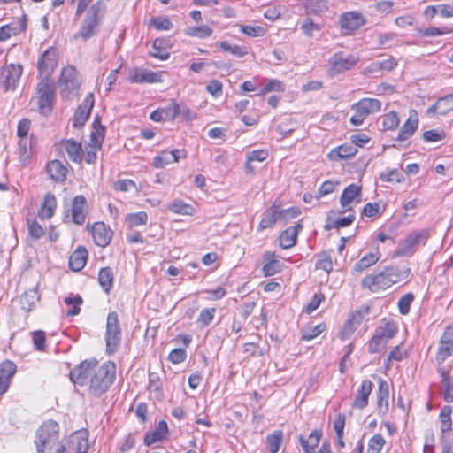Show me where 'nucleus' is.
<instances>
[{
  "label": "nucleus",
  "instance_id": "63",
  "mask_svg": "<svg viewBox=\"0 0 453 453\" xmlns=\"http://www.w3.org/2000/svg\"><path fill=\"white\" fill-rule=\"evenodd\" d=\"M216 312L215 308H206L201 311L197 322L201 323L203 326H208L213 319Z\"/></svg>",
  "mask_w": 453,
  "mask_h": 453
},
{
  "label": "nucleus",
  "instance_id": "51",
  "mask_svg": "<svg viewBox=\"0 0 453 453\" xmlns=\"http://www.w3.org/2000/svg\"><path fill=\"white\" fill-rule=\"evenodd\" d=\"M400 123V119L395 111H390L389 113L382 117V127L384 130H395Z\"/></svg>",
  "mask_w": 453,
  "mask_h": 453
},
{
  "label": "nucleus",
  "instance_id": "28",
  "mask_svg": "<svg viewBox=\"0 0 453 453\" xmlns=\"http://www.w3.org/2000/svg\"><path fill=\"white\" fill-rule=\"evenodd\" d=\"M357 153V149L353 144H342L335 149H333L327 155L328 158L332 161H338L340 159H347L354 157Z\"/></svg>",
  "mask_w": 453,
  "mask_h": 453
},
{
  "label": "nucleus",
  "instance_id": "24",
  "mask_svg": "<svg viewBox=\"0 0 453 453\" xmlns=\"http://www.w3.org/2000/svg\"><path fill=\"white\" fill-rule=\"evenodd\" d=\"M87 207V200L81 196H76L73 200L72 204V219L77 225H82L85 222Z\"/></svg>",
  "mask_w": 453,
  "mask_h": 453
},
{
  "label": "nucleus",
  "instance_id": "17",
  "mask_svg": "<svg viewBox=\"0 0 453 453\" xmlns=\"http://www.w3.org/2000/svg\"><path fill=\"white\" fill-rule=\"evenodd\" d=\"M128 81L131 83H154L161 81L160 74L150 70L134 68L130 70Z\"/></svg>",
  "mask_w": 453,
  "mask_h": 453
},
{
  "label": "nucleus",
  "instance_id": "8",
  "mask_svg": "<svg viewBox=\"0 0 453 453\" xmlns=\"http://www.w3.org/2000/svg\"><path fill=\"white\" fill-rule=\"evenodd\" d=\"M58 426H39L36 431L35 445L37 453L52 449L58 440Z\"/></svg>",
  "mask_w": 453,
  "mask_h": 453
},
{
  "label": "nucleus",
  "instance_id": "21",
  "mask_svg": "<svg viewBox=\"0 0 453 453\" xmlns=\"http://www.w3.org/2000/svg\"><path fill=\"white\" fill-rule=\"evenodd\" d=\"M67 165V163L55 159L48 163L46 170L51 180L62 183L66 180Z\"/></svg>",
  "mask_w": 453,
  "mask_h": 453
},
{
  "label": "nucleus",
  "instance_id": "31",
  "mask_svg": "<svg viewBox=\"0 0 453 453\" xmlns=\"http://www.w3.org/2000/svg\"><path fill=\"white\" fill-rule=\"evenodd\" d=\"M88 250L84 247L77 248L69 257V266L74 272L81 271L88 260Z\"/></svg>",
  "mask_w": 453,
  "mask_h": 453
},
{
  "label": "nucleus",
  "instance_id": "34",
  "mask_svg": "<svg viewBox=\"0 0 453 453\" xmlns=\"http://www.w3.org/2000/svg\"><path fill=\"white\" fill-rule=\"evenodd\" d=\"M381 255L379 251V249L377 248L376 251L370 252L366 255H365L363 257H361L353 267V270L357 273H361L367 268L372 266L375 265L380 258Z\"/></svg>",
  "mask_w": 453,
  "mask_h": 453
},
{
  "label": "nucleus",
  "instance_id": "6",
  "mask_svg": "<svg viewBox=\"0 0 453 453\" xmlns=\"http://www.w3.org/2000/svg\"><path fill=\"white\" fill-rule=\"evenodd\" d=\"M58 85L62 96L68 98L70 95L75 94L81 86L77 70L73 66L63 68Z\"/></svg>",
  "mask_w": 453,
  "mask_h": 453
},
{
  "label": "nucleus",
  "instance_id": "49",
  "mask_svg": "<svg viewBox=\"0 0 453 453\" xmlns=\"http://www.w3.org/2000/svg\"><path fill=\"white\" fill-rule=\"evenodd\" d=\"M220 50L229 51L232 55L242 58L248 54V50L244 46L231 45L228 42L224 41L219 44Z\"/></svg>",
  "mask_w": 453,
  "mask_h": 453
},
{
  "label": "nucleus",
  "instance_id": "46",
  "mask_svg": "<svg viewBox=\"0 0 453 453\" xmlns=\"http://www.w3.org/2000/svg\"><path fill=\"white\" fill-rule=\"evenodd\" d=\"M438 372L442 377V382L446 385L444 399L448 403H452L453 402V376L449 377V372L441 367L438 368Z\"/></svg>",
  "mask_w": 453,
  "mask_h": 453
},
{
  "label": "nucleus",
  "instance_id": "16",
  "mask_svg": "<svg viewBox=\"0 0 453 453\" xmlns=\"http://www.w3.org/2000/svg\"><path fill=\"white\" fill-rule=\"evenodd\" d=\"M369 312L370 307L368 305H363L356 311L344 324L342 330V337H349L357 328L365 316L368 315Z\"/></svg>",
  "mask_w": 453,
  "mask_h": 453
},
{
  "label": "nucleus",
  "instance_id": "54",
  "mask_svg": "<svg viewBox=\"0 0 453 453\" xmlns=\"http://www.w3.org/2000/svg\"><path fill=\"white\" fill-rule=\"evenodd\" d=\"M83 300L81 296L76 295L75 296H67L65 299V303L67 305H73V308L67 311V316H75L78 315L81 311L80 305L82 303Z\"/></svg>",
  "mask_w": 453,
  "mask_h": 453
},
{
  "label": "nucleus",
  "instance_id": "19",
  "mask_svg": "<svg viewBox=\"0 0 453 453\" xmlns=\"http://www.w3.org/2000/svg\"><path fill=\"white\" fill-rule=\"evenodd\" d=\"M57 65V55L54 49L46 50L39 58L37 67L42 74H50Z\"/></svg>",
  "mask_w": 453,
  "mask_h": 453
},
{
  "label": "nucleus",
  "instance_id": "55",
  "mask_svg": "<svg viewBox=\"0 0 453 453\" xmlns=\"http://www.w3.org/2000/svg\"><path fill=\"white\" fill-rule=\"evenodd\" d=\"M163 43L164 42L162 39H156L152 45L153 51L151 55L160 60H166L170 54L163 48Z\"/></svg>",
  "mask_w": 453,
  "mask_h": 453
},
{
  "label": "nucleus",
  "instance_id": "52",
  "mask_svg": "<svg viewBox=\"0 0 453 453\" xmlns=\"http://www.w3.org/2000/svg\"><path fill=\"white\" fill-rule=\"evenodd\" d=\"M148 219L147 213L145 211H139L136 213L127 214L126 221L129 226H138L140 225L146 224Z\"/></svg>",
  "mask_w": 453,
  "mask_h": 453
},
{
  "label": "nucleus",
  "instance_id": "58",
  "mask_svg": "<svg viewBox=\"0 0 453 453\" xmlns=\"http://www.w3.org/2000/svg\"><path fill=\"white\" fill-rule=\"evenodd\" d=\"M187 34L198 38H206L211 35L212 29L208 26L188 27Z\"/></svg>",
  "mask_w": 453,
  "mask_h": 453
},
{
  "label": "nucleus",
  "instance_id": "20",
  "mask_svg": "<svg viewBox=\"0 0 453 453\" xmlns=\"http://www.w3.org/2000/svg\"><path fill=\"white\" fill-rule=\"evenodd\" d=\"M17 366L10 360L0 364V395L4 394L10 385L11 378L15 374Z\"/></svg>",
  "mask_w": 453,
  "mask_h": 453
},
{
  "label": "nucleus",
  "instance_id": "23",
  "mask_svg": "<svg viewBox=\"0 0 453 453\" xmlns=\"http://www.w3.org/2000/svg\"><path fill=\"white\" fill-rule=\"evenodd\" d=\"M27 15H22L19 20V24H8L0 27V42H4L12 35H18L27 29Z\"/></svg>",
  "mask_w": 453,
  "mask_h": 453
},
{
  "label": "nucleus",
  "instance_id": "1",
  "mask_svg": "<svg viewBox=\"0 0 453 453\" xmlns=\"http://www.w3.org/2000/svg\"><path fill=\"white\" fill-rule=\"evenodd\" d=\"M410 272V268L401 270L396 266H387L381 271L374 272L363 278L361 287L369 289L372 293L385 290L402 280L406 279Z\"/></svg>",
  "mask_w": 453,
  "mask_h": 453
},
{
  "label": "nucleus",
  "instance_id": "4",
  "mask_svg": "<svg viewBox=\"0 0 453 453\" xmlns=\"http://www.w3.org/2000/svg\"><path fill=\"white\" fill-rule=\"evenodd\" d=\"M104 338L106 344L105 352L107 355L111 356L118 351L122 340V332L116 311H111L107 316Z\"/></svg>",
  "mask_w": 453,
  "mask_h": 453
},
{
  "label": "nucleus",
  "instance_id": "57",
  "mask_svg": "<svg viewBox=\"0 0 453 453\" xmlns=\"http://www.w3.org/2000/svg\"><path fill=\"white\" fill-rule=\"evenodd\" d=\"M414 300V295L407 293L398 300V309L401 314L407 315L410 312L411 304Z\"/></svg>",
  "mask_w": 453,
  "mask_h": 453
},
{
  "label": "nucleus",
  "instance_id": "48",
  "mask_svg": "<svg viewBox=\"0 0 453 453\" xmlns=\"http://www.w3.org/2000/svg\"><path fill=\"white\" fill-rule=\"evenodd\" d=\"M356 217L354 214H349L347 217L340 218L334 220L330 221V217H327V222L325 226L326 230H330L333 228H341L350 226L355 220Z\"/></svg>",
  "mask_w": 453,
  "mask_h": 453
},
{
  "label": "nucleus",
  "instance_id": "44",
  "mask_svg": "<svg viewBox=\"0 0 453 453\" xmlns=\"http://www.w3.org/2000/svg\"><path fill=\"white\" fill-rule=\"evenodd\" d=\"M168 210L173 213L180 215H193L195 209L191 204L186 203L180 199L173 200L169 205Z\"/></svg>",
  "mask_w": 453,
  "mask_h": 453
},
{
  "label": "nucleus",
  "instance_id": "25",
  "mask_svg": "<svg viewBox=\"0 0 453 453\" xmlns=\"http://www.w3.org/2000/svg\"><path fill=\"white\" fill-rule=\"evenodd\" d=\"M418 127V119L417 117V112L412 111L409 119L400 128L398 133L396 141L404 142L408 140L411 136L414 134Z\"/></svg>",
  "mask_w": 453,
  "mask_h": 453
},
{
  "label": "nucleus",
  "instance_id": "11",
  "mask_svg": "<svg viewBox=\"0 0 453 453\" xmlns=\"http://www.w3.org/2000/svg\"><path fill=\"white\" fill-rule=\"evenodd\" d=\"M453 354V327L448 326L439 342L436 354V361L439 365L442 364L449 357Z\"/></svg>",
  "mask_w": 453,
  "mask_h": 453
},
{
  "label": "nucleus",
  "instance_id": "59",
  "mask_svg": "<svg viewBox=\"0 0 453 453\" xmlns=\"http://www.w3.org/2000/svg\"><path fill=\"white\" fill-rule=\"evenodd\" d=\"M33 344L35 349L42 351L45 349L46 334L42 330H37L32 334Z\"/></svg>",
  "mask_w": 453,
  "mask_h": 453
},
{
  "label": "nucleus",
  "instance_id": "5",
  "mask_svg": "<svg viewBox=\"0 0 453 453\" xmlns=\"http://www.w3.org/2000/svg\"><path fill=\"white\" fill-rule=\"evenodd\" d=\"M351 109L355 111L349 121L353 126L358 127L371 114L380 111L381 102L376 98H363L352 104Z\"/></svg>",
  "mask_w": 453,
  "mask_h": 453
},
{
  "label": "nucleus",
  "instance_id": "64",
  "mask_svg": "<svg viewBox=\"0 0 453 453\" xmlns=\"http://www.w3.org/2000/svg\"><path fill=\"white\" fill-rule=\"evenodd\" d=\"M388 342L382 339L378 334H375L369 343V352L370 353H377L382 348L386 346Z\"/></svg>",
  "mask_w": 453,
  "mask_h": 453
},
{
  "label": "nucleus",
  "instance_id": "35",
  "mask_svg": "<svg viewBox=\"0 0 453 453\" xmlns=\"http://www.w3.org/2000/svg\"><path fill=\"white\" fill-rule=\"evenodd\" d=\"M321 435V431L318 429L313 430L307 438L301 435L299 440L303 451L305 453H315V449L319 445Z\"/></svg>",
  "mask_w": 453,
  "mask_h": 453
},
{
  "label": "nucleus",
  "instance_id": "3",
  "mask_svg": "<svg viewBox=\"0 0 453 453\" xmlns=\"http://www.w3.org/2000/svg\"><path fill=\"white\" fill-rule=\"evenodd\" d=\"M116 374L115 364L107 362L98 365L94 369V374L90 378L89 391L95 396L103 395L112 384Z\"/></svg>",
  "mask_w": 453,
  "mask_h": 453
},
{
  "label": "nucleus",
  "instance_id": "9",
  "mask_svg": "<svg viewBox=\"0 0 453 453\" xmlns=\"http://www.w3.org/2000/svg\"><path fill=\"white\" fill-rule=\"evenodd\" d=\"M98 365V362L96 360H85L81 362L70 372L71 380L80 386L86 385L88 382H90V378L94 374V369H96Z\"/></svg>",
  "mask_w": 453,
  "mask_h": 453
},
{
  "label": "nucleus",
  "instance_id": "30",
  "mask_svg": "<svg viewBox=\"0 0 453 453\" xmlns=\"http://www.w3.org/2000/svg\"><path fill=\"white\" fill-rule=\"evenodd\" d=\"M303 228L301 224H296L284 230L280 235V245L282 249H289L296 242L298 232Z\"/></svg>",
  "mask_w": 453,
  "mask_h": 453
},
{
  "label": "nucleus",
  "instance_id": "53",
  "mask_svg": "<svg viewBox=\"0 0 453 453\" xmlns=\"http://www.w3.org/2000/svg\"><path fill=\"white\" fill-rule=\"evenodd\" d=\"M326 328L324 324H319L315 326H308L302 330V340L311 341L321 334Z\"/></svg>",
  "mask_w": 453,
  "mask_h": 453
},
{
  "label": "nucleus",
  "instance_id": "47",
  "mask_svg": "<svg viewBox=\"0 0 453 453\" xmlns=\"http://www.w3.org/2000/svg\"><path fill=\"white\" fill-rule=\"evenodd\" d=\"M307 13L320 14L327 10L326 0H305Z\"/></svg>",
  "mask_w": 453,
  "mask_h": 453
},
{
  "label": "nucleus",
  "instance_id": "42",
  "mask_svg": "<svg viewBox=\"0 0 453 453\" xmlns=\"http://www.w3.org/2000/svg\"><path fill=\"white\" fill-rule=\"evenodd\" d=\"M397 330V326L394 321H386L383 319L381 325L378 327L376 334L388 342L395 336Z\"/></svg>",
  "mask_w": 453,
  "mask_h": 453
},
{
  "label": "nucleus",
  "instance_id": "39",
  "mask_svg": "<svg viewBox=\"0 0 453 453\" xmlns=\"http://www.w3.org/2000/svg\"><path fill=\"white\" fill-rule=\"evenodd\" d=\"M168 426H157L152 432H148L144 436V444L150 446L156 442L163 441L168 435Z\"/></svg>",
  "mask_w": 453,
  "mask_h": 453
},
{
  "label": "nucleus",
  "instance_id": "45",
  "mask_svg": "<svg viewBox=\"0 0 453 453\" xmlns=\"http://www.w3.org/2000/svg\"><path fill=\"white\" fill-rule=\"evenodd\" d=\"M283 440V432L281 430H275L266 437L268 449L270 453H278Z\"/></svg>",
  "mask_w": 453,
  "mask_h": 453
},
{
  "label": "nucleus",
  "instance_id": "26",
  "mask_svg": "<svg viewBox=\"0 0 453 453\" xmlns=\"http://www.w3.org/2000/svg\"><path fill=\"white\" fill-rule=\"evenodd\" d=\"M450 111H453V94L439 98L434 104L427 109L426 112L428 115H445Z\"/></svg>",
  "mask_w": 453,
  "mask_h": 453
},
{
  "label": "nucleus",
  "instance_id": "50",
  "mask_svg": "<svg viewBox=\"0 0 453 453\" xmlns=\"http://www.w3.org/2000/svg\"><path fill=\"white\" fill-rule=\"evenodd\" d=\"M316 268L329 273L333 270V262L331 257V251H324L319 255V259L316 263Z\"/></svg>",
  "mask_w": 453,
  "mask_h": 453
},
{
  "label": "nucleus",
  "instance_id": "18",
  "mask_svg": "<svg viewBox=\"0 0 453 453\" xmlns=\"http://www.w3.org/2000/svg\"><path fill=\"white\" fill-rule=\"evenodd\" d=\"M358 62V58L353 55L344 57L342 53H335L331 58L330 63L336 73H342L351 69Z\"/></svg>",
  "mask_w": 453,
  "mask_h": 453
},
{
  "label": "nucleus",
  "instance_id": "27",
  "mask_svg": "<svg viewBox=\"0 0 453 453\" xmlns=\"http://www.w3.org/2000/svg\"><path fill=\"white\" fill-rule=\"evenodd\" d=\"M373 384L371 380H363L360 388L357 392L352 406L357 409H364L368 403L369 395L372 390Z\"/></svg>",
  "mask_w": 453,
  "mask_h": 453
},
{
  "label": "nucleus",
  "instance_id": "62",
  "mask_svg": "<svg viewBox=\"0 0 453 453\" xmlns=\"http://www.w3.org/2000/svg\"><path fill=\"white\" fill-rule=\"evenodd\" d=\"M27 225H28V233L32 238L38 240L44 234V230H43L42 226L37 221L27 220Z\"/></svg>",
  "mask_w": 453,
  "mask_h": 453
},
{
  "label": "nucleus",
  "instance_id": "61",
  "mask_svg": "<svg viewBox=\"0 0 453 453\" xmlns=\"http://www.w3.org/2000/svg\"><path fill=\"white\" fill-rule=\"evenodd\" d=\"M160 111L165 121H173L176 117H178L179 111L177 108V104L175 102H172L165 108L160 109Z\"/></svg>",
  "mask_w": 453,
  "mask_h": 453
},
{
  "label": "nucleus",
  "instance_id": "41",
  "mask_svg": "<svg viewBox=\"0 0 453 453\" xmlns=\"http://www.w3.org/2000/svg\"><path fill=\"white\" fill-rule=\"evenodd\" d=\"M361 195V187L356 184H350L342 192L340 197L341 205L345 208L349 205L354 199Z\"/></svg>",
  "mask_w": 453,
  "mask_h": 453
},
{
  "label": "nucleus",
  "instance_id": "37",
  "mask_svg": "<svg viewBox=\"0 0 453 453\" xmlns=\"http://www.w3.org/2000/svg\"><path fill=\"white\" fill-rule=\"evenodd\" d=\"M57 207V201L54 195L51 193L46 194L44 196L43 203L39 211V217L41 219H50L54 215L55 209Z\"/></svg>",
  "mask_w": 453,
  "mask_h": 453
},
{
  "label": "nucleus",
  "instance_id": "7",
  "mask_svg": "<svg viewBox=\"0 0 453 453\" xmlns=\"http://www.w3.org/2000/svg\"><path fill=\"white\" fill-rule=\"evenodd\" d=\"M89 433L87 428H81L70 434L67 439L65 453H87L89 448Z\"/></svg>",
  "mask_w": 453,
  "mask_h": 453
},
{
  "label": "nucleus",
  "instance_id": "10",
  "mask_svg": "<svg viewBox=\"0 0 453 453\" xmlns=\"http://www.w3.org/2000/svg\"><path fill=\"white\" fill-rule=\"evenodd\" d=\"M364 15L359 12H347L339 18V23L343 35H349L365 24Z\"/></svg>",
  "mask_w": 453,
  "mask_h": 453
},
{
  "label": "nucleus",
  "instance_id": "33",
  "mask_svg": "<svg viewBox=\"0 0 453 453\" xmlns=\"http://www.w3.org/2000/svg\"><path fill=\"white\" fill-rule=\"evenodd\" d=\"M62 146L67 153L68 157L73 162L78 164L82 162L83 157L81 156L82 149L81 143L77 142L73 139H67L62 141Z\"/></svg>",
  "mask_w": 453,
  "mask_h": 453
},
{
  "label": "nucleus",
  "instance_id": "13",
  "mask_svg": "<svg viewBox=\"0 0 453 453\" xmlns=\"http://www.w3.org/2000/svg\"><path fill=\"white\" fill-rule=\"evenodd\" d=\"M94 106V95L89 93L84 98L82 103L78 106L75 111L73 126L75 128H81L84 126L85 122L90 116L91 110Z\"/></svg>",
  "mask_w": 453,
  "mask_h": 453
},
{
  "label": "nucleus",
  "instance_id": "38",
  "mask_svg": "<svg viewBox=\"0 0 453 453\" xmlns=\"http://www.w3.org/2000/svg\"><path fill=\"white\" fill-rule=\"evenodd\" d=\"M104 127L101 125L100 119L96 116L93 122V130L90 134V142L88 144L95 145L98 149H101L104 139Z\"/></svg>",
  "mask_w": 453,
  "mask_h": 453
},
{
  "label": "nucleus",
  "instance_id": "22",
  "mask_svg": "<svg viewBox=\"0 0 453 453\" xmlns=\"http://www.w3.org/2000/svg\"><path fill=\"white\" fill-rule=\"evenodd\" d=\"M91 234L95 243L100 247H105L111 240V231L104 223L96 222L92 226Z\"/></svg>",
  "mask_w": 453,
  "mask_h": 453
},
{
  "label": "nucleus",
  "instance_id": "29",
  "mask_svg": "<svg viewBox=\"0 0 453 453\" xmlns=\"http://www.w3.org/2000/svg\"><path fill=\"white\" fill-rule=\"evenodd\" d=\"M264 266H263V273L265 277L273 276L277 273L280 272L281 264L276 259L275 253L273 252H266L263 256Z\"/></svg>",
  "mask_w": 453,
  "mask_h": 453
},
{
  "label": "nucleus",
  "instance_id": "12",
  "mask_svg": "<svg viewBox=\"0 0 453 453\" xmlns=\"http://www.w3.org/2000/svg\"><path fill=\"white\" fill-rule=\"evenodd\" d=\"M426 239V232H411L398 245L395 250V256H407L411 254L421 241Z\"/></svg>",
  "mask_w": 453,
  "mask_h": 453
},
{
  "label": "nucleus",
  "instance_id": "60",
  "mask_svg": "<svg viewBox=\"0 0 453 453\" xmlns=\"http://www.w3.org/2000/svg\"><path fill=\"white\" fill-rule=\"evenodd\" d=\"M172 163V155L169 151L164 150L159 155L154 157L153 166L156 168H164L165 165Z\"/></svg>",
  "mask_w": 453,
  "mask_h": 453
},
{
  "label": "nucleus",
  "instance_id": "2",
  "mask_svg": "<svg viewBox=\"0 0 453 453\" xmlns=\"http://www.w3.org/2000/svg\"><path fill=\"white\" fill-rule=\"evenodd\" d=\"M104 12L105 4L102 1H97L92 4L88 10L80 27V30L74 37H81L83 40H88L95 36L99 31L100 22Z\"/></svg>",
  "mask_w": 453,
  "mask_h": 453
},
{
  "label": "nucleus",
  "instance_id": "56",
  "mask_svg": "<svg viewBox=\"0 0 453 453\" xmlns=\"http://www.w3.org/2000/svg\"><path fill=\"white\" fill-rule=\"evenodd\" d=\"M301 30L303 34L308 37H312L315 32H319L321 30V27L314 23L311 19L307 18L301 25Z\"/></svg>",
  "mask_w": 453,
  "mask_h": 453
},
{
  "label": "nucleus",
  "instance_id": "36",
  "mask_svg": "<svg viewBox=\"0 0 453 453\" xmlns=\"http://www.w3.org/2000/svg\"><path fill=\"white\" fill-rule=\"evenodd\" d=\"M279 209L280 206L273 203L270 209L265 212L264 217L258 225V230L272 227L277 220H280Z\"/></svg>",
  "mask_w": 453,
  "mask_h": 453
},
{
  "label": "nucleus",
  "instance_id": "40",
  "mask_svg": "<svg viewBox=\"0 0 453 453\" xmlns=\"http://www.w3.org/2000/svg\"><path fill=\"white\" fill-rule=\"evenodd\" d=\"M38 300L39 295L35 289L26 291L19 299L21 309L27 312L33 311Z\"/></svg>",
  "mask_w": 453,
  "mask_h": 453
},
{
  "label": "nucleus",
  "instance_id": "43",
  "mask_svg": "<svg viewBox=\"0 0 453 453\" xmlns=\"http://www.w3.org/2000/svg\"><path fill=\"white\" fill-rule=\"evenodd\" d=\"M98 282L105 293L111 291L113 282V272L111 267H104L99 271Z\"/></svg>",
  "mask_w": 453,
  "mask_h": 453
},
{
  "label": "nucleus",
  "instance_id": "15",
  "mask_svg": "<svg viewBox=\"0 0 453 453\" xmlns=\"http://www.w3.org/2000/svg\"><path fill=\"white\" fill-rule=\"evenodd\" d=\"M22 74V67L19 65L11 64L2 72L3 85L5 91L14 90Z\"/></svg>",
  "mask_w": 453,
  "mask_h": 453
},
{
  "label": "nucleus",
  "instance_id": "14",
  "mask_svg": "<svg viewBox=\"0 0 453 453\" xmlns=\"http://www.w3.org/2000/svg\"><path fill=\"white\" fill-rule=\"evenodd\" d=\"M37 91L39 94V109L42 114L47 115L52 109V100L54 96L52 88L47 81H42L38 84Z\"/></svg>",
  "mask_w": 453,
  "mask_h": 453
},
{
  "label": "nucleus",
  "instance_id": "32",
  "mask_svg": "<svg viewBox=\"0 0 453 453\" xmlns=\"http://www.w3.org/2000/svg\"><path fill=\"white\" fill-rule=\"evenodd\" d=\"M389 389L387 381L380 379L377 391V408L380 413L385 414L388 410Z\"/></svg>",
  "mask_w": 453,
  "mask_h": 453
}]
</instances>
